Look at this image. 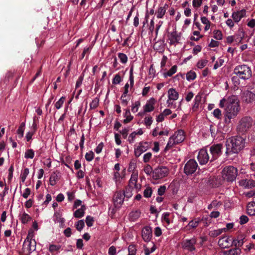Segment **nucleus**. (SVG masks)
<instances>
[{"label":"nucleus","instance_id":"obj_60","mask_svg":"<svg viewBox=\"0 0 255 255\" xmlns=\"http://www.w3.org/2000/svg\"><path fill=\"white\" fill-rule=\"evenodd\" d=\"M144 125L146 127H149L152 123L153 120L151 117H146L144 120Z\"/></svg>","mask_w":255,"mask_h":255},{"label":"nucleus","instance_id":"obj_48","mask_svg":"<svg viewBox=\"0 0 255 255\" xmlns=\"http://www.w3.org/2000/svg\"><path fill=\"white\" fill-rule=\"evenodd\" d=\"M152 193V190L150 187H147L143 191V195L145 198H149Z\"/></svg>","mask_w":255,"mask_h":255},{"label":"nucleus","instance_id":"obj_56","mask_svg":"<svg viewBox=\"0 0 255 255\" xmlns=\"http://www.w3.org/2000/svg\"><path fill=\"white\" fill-rule=\"evenodd\" d=\"M128 254L131 255H135L136 253V249L134 245H130L128 248Z\"/></svg>","mask_w":255,"mask_h":255},{"label":"nucleus","instance_id":"obj_62","mask_svg":"<svg viewBox=\"0 0 255 255\" xmlns=\"http://www.w3.org/2000/svg\"><path fill=\"white\" fill-rule=\"evenodd\" d=\"M30 189L28 188H26L24 190L23 192L21 194V195L24 198L27 199L30 194Z\"/></svg>","mask_w":255,"mask_h":255},{"label":"nucleus","instance_id":"obj_58","mask_svg":"<svg viewBox=\"0 0 255 255\" xmlns=\"http://www.w3.org/2000/svg\"><path fill=\"white\" fill-rule=\"evenodd\" d=\"M241 252V250L238 248L232 249L229 250V255H240Z\"/></svg>","mask_w":255,"mask_h":255},{"label":"nucleus","instance_id":"obj_3","mask_svg":"<svg viewBox=\"0 0 255 255\" xmlns=\"http://www.w3.org/2000/svg\"><path fill=\"white\" fill-rule=\"evenodd\" d=\"M233 73L236 76H233L232 78L233 82H237V78L247 80L252 77V72L251 68L247 65H239L235 67Z\"/></svg>","mask_w":255,"mask_h":255},{"label":"nucleus","instance_id":"obj_40","mask_svg":"<svg viewBox=\"0 0 255 255\" xmlns=\"http://www.w3.org/2000/svg\"><path fill=\"white\" fill-rule=\"evenodd\" d=\"M202 37L203 35L200 34V31H194L193 32V35L191 37V39L197 41Z\"/></svg>","mask_w":255,"mask_h":255},{"label":"nucleus","instance_id":"obj_21","mask_svg":"<svg viewBox=\"0 0 255 255\" xmlns=\"http://www.w3.org/2000/svg\"><path fill=\"white\" fill-rule=\"evenodd\" d=\"M196 241L194 238L191 239L190 240H186L184 241L183 243V248L190 252H192L195 250L194 245L196 244Z\"/></svg>","mask_w":255,"mask_h":255},{"label":"nucleus","instance_id":"obj_59","mask_svg":"<svg viewBox=\"0 0 255 255\" xmlns=\"http://www.w3.org/2000/svg\"><path fill=\"white\" fill-rule=\"evenodd\" d=\"M224 63V60L222 58H219L218 59V60L216 62L214 66V69L216 70L218 69V68L220 67L221 66L223 65V64Z\"/></svg>","mask_w":255,"mask_h":255},{"label":"nucleus","instance_id":"obj_5","mask_svg":"<svg viewBox=\"0 0 255 255\" xmlns=\"http://www.w3.org/2000/svg\"><path fill=\"white\" fill-rule=\"evenodd\" d=\"M237 175V169L232 166L225 167L222 171L223 178L229 182H233L234 181Z\"/></svg>","mask_w":255,"mask_h":255},{"label":"nucleus","instance_id":"obj_9","mask_svg":"<svg viewBox=\"0 0 255 255\" xmlns=\"http://www.w3.org/2000/svg\"><path fill=\"white\" fill-rule=\"evenodd\" d=\"M169 173L168 169L165 166L156 168L153 171L152 177L157 180L166 177Z\"/></svg>","mask_w":255,"mask_h":255},{"label":"nucleus","instance_id":"obj_64","mask_svg":"<svg viewBox=\"0 0 255 255\" xmlns=\"http://www.w3.org/2000/svg\"><path fill=\"white\" fill-rule=\"evenodd\" d=\"M60 248V246H57L55 245H50L49 247V251L51 253H52L59 250Z\"/></svg>","mask_w":255,"mask_h":255},{"label":"nucleus","instance_id":"obj_36","mask_svg":"<svg viewBox=\"0 0 255 255\" xmlns=\"http://www.w3.org/2000/svg\"><path fill=\"white\" fill-rule=\"evenodd\" d=\"M225 229H219L211 231L209 233V235L212 237H216L224 232Z\"/></svg>","mask_w":255,"mask_h":255},{"label":"nucleus","instance_id":"obj_57","mask_svg":"<svg viewBox=\"0 0 255 255\" xmlns=\"http://www.w3.org/2000/svg\"><path fill=\"white\" fill-rule=\"evenodd\" d=\"M152 157V153L150 152H148L145 153L143 156V160L145 163L148 162Z\"/></svg>","mask_w":255,"mask_h":255},{"label":"nucleus","instance_id":"obj_46","mask_svg":"<svg viewBox=\"0 0 255 255\" xmlns=\"http://www.w3.org/2000/svg\"><path fill=\"white\" fill-rule=\"evenodd\" d=\"M196 77V74L195 72L193 71H190L186 74V79L190 81L194 80Z\"/></svg>","mask_w":255,"mask_h":255},{"label":"nucleus","instance_id":"obj_32","mask_svg":"<svg viewBox=\"0 0 255 255\" xmlns=\"http://www.w3.org/2000/svg\"><path fill=\"white\" fill-rule=\"evenodd\" d=\"M140 105V102L138 100L132 103L131 106V111L132 113H135L137 112Z\"/></svg>","mask_w":255,"mask_h":255},{"label":"nucleus","instance_id":"obj_30","mask_svg":"<svg viewBox=\"0 0 255 255\" xmlns=\"http://www.w3.org/2000/svg\"><path fill=\"white\" fill-rule=\"evenodd\" d=\"M170 213H164L162 215V221L166 226L169 225L171 221L169 218Z\"/></svg>","mask_w":255,"mask_h":255},{"label":"nucleus","instance_id":"obj_49","mask_svg":"<svg viewBox=\"0 0 255 255\" xmlns=\"http://www.w3.org/2000/svg\"><path fill=\"white\" fill-rule=\"evenodd\" d=\"M208 63V60L205 59L200 60L197 64V66L199 69H202L205 67Z\"/></svg>","mask_w":255,"mask_h":255},{"label":"nucleus","instance_id":"obj_41","mask_svg":"<svg viewBox=\"0 0 255 255\" xmlns=\"http://www.w3.org/2000/svg\"><path fill=\"white\" fill-rule=\"evenodd\" d=\"M118 57L122 63L125 64L127 63L128 58L125 54L123 53H119Z\"/></svg>","mask_w":255,"mask_h":255},{"label":"nucleus","instance_id":"obj_24","mask_svg":"<svg viewBox=\"0 0 255 255\" xmlns=\"http://www.w3.org/2000/svg\"><path fill=\"white\" fill-rule=\"evenodd\" d=\"M124 111L125 113L123 116L125 119L123 120V123L125 124H127L130 122L133 119V117L131 115L129 109H125Z\"/></svg>","mask_w":255,"mask_h":255},{"label":"nucleus","instance_id":"obj_53","mask_svg":"<svg viewBox=\"0 0 255 255\" xmlns=\"http://www.w3.org/2000/svg\"><path fill=\"white\" fill-rule=\"evenodd\" d=\"M129 85L131 88L133 87L134 85V77L133 75V69L130 68L129 71Z\"/></svg>","mask_w":255,"mask_h":255},{"label":"nucleus","instance_id":"obj_51","mask_svg":"<svg viewBox=\"0 0 255 255\" xmlns=\"http://www.w3.org/2000/svg\"><path fill=\"white\" fill-rule=\"evenodd\" d=\"M226 25L230 28H233L236 22L232 18H228L225 22Z\"/></svg>","mask_w":255,"mask_h":255},{"label":"nucleus","instance_id":"obj_26","mask_svg":"<svg viewBox=\"0 0 255 255\" xmlns=\"http://www.w3.org/2000/svg\"><path fill=\"white\" fill-rule=\"evenodd\" d=\"M19 219L23 224H26L31 219V217L25 212H21L19 214Z\"/></svg>","mask_w":255,"mask_h":255},{"label":"nucleus","instance_id":"obj_29","mask_svg":"<svg viewBox=\"0 0 255 255\" xmlns=\"http://www.w3.org/2000/svg\"><path fill=\"white\" fill-rule=\"evenodd\" d=\"M85 207L84 206H81L80 209H77L74 213L75 218H80L82 217L85 213Z\"/></svg>","mask_w":255,"mask_h":255},{"label":"nucleus","instance_id":"obj_50","mask_svg":"<svg viewBox=\"0 0 255 255\" xmlns=\"http://www.w3.org/2000/svg\"><path fill=\"white\" fill-rule=\"evenodd\" d=\"M122 178L123 177L119 173V171L115 172L114 179L115 181L116 184L120 183Z\"/></svg>","mask_w":255,"mask_h":255},{"label":"nucleus","instance_id":"obj_11","mask_svg":"<svg viewBox=\"0 0 255 255\" xmlns=\"http://www.w3.org/2000/svg\"><path fill=\"white\" fill-rule=\"evenodd\" d=\"M24 248L26 249L29 253L33 251L36 249V243L34 240L30 238V234L29 233L26 239L23 243Z\"/></svg>","mask_w":255,"mask_h":255},{"label":"nucleus","instance_id":"obj_12","mask_svg":"<svg viewBox=\"0 0 255 255\" xmlns=\"http://www.w3.org/2000/svg\"><path fill=\"white\" fill-rule=\"evenodd\" d=\"M247 16V11L245 9L234 11L232 12L231 17L236 22L239 23L241 20Z\"/></svg>","mask_w":255,"mask_h":255},{"label":"nucleus","instance_id":"obj_14","mask_svg":"<svg viewBox=\"0 0 255 255\" xmlns=\"http://www.w3.org/2000/svg\"><path fill=\"white\" fill-rule=\"evenodd\" d=\"M197 158L200 164H206L209 160V156L207 149H201L199 152Z\"/></svg>","mask_w":255,"mask_h":255},{"label":"nucleus","instance_id":"obj_35","mask_svg":"<svg viewBox=\"0 0 255 255\" xmlns=\"http://www.w3.org/2000/svg\"><path fill=\"white\" fill-rule=\"evenodd\" d=\"M35 155L34 151L32 149H27L24 152V158L26 159H32Z\"/></svg>","mask_w":255,"mask_h":255},{"label":"nucleus","instance_id":"obj_1","mask_svg":"<svg viewBox=\"0 0 255 255\" xmlns=\"http://www.w3.org/2000/svg\"><path fill=\"white\" fill-rule=\"evenodd\" d=\"M219 107L224 108V122L226 124H229L231 120L236 117L241 110L240 102L234 95L221 99Z\"/></svg>","mask_w":255,"mask_h":255},{"label":"nucleus","instance_id":"obj_47","mask_svg":"<svg viewBox=\"0 0 255 255\" xmlns=\"http://www.w3.org/2000/svg\"><path fill=\"white\" fill-rule=\"evenodd\" d=\"M199 223V222L198 221L192 220L189 223L186 228H188L189 230L190 229L195 228L198 226Z\"/></svg>","mask_w":255,"mask_h":255},{"label":"nucleus","instance_id":"obj_45","mask_svg":"<svg viewBox=\"0 0 255 255\" xmlns=\"http://www.w3.org/2000/svg\"><path fill=\"white\" fill-rule=\"evenodd\" d=\"M214 37L217 40H221L223 38V34L221 30H215L213 31Z\"/></svg>","mask_w":255,"mask_h":255},{"label":"nucleus","instance_id":"obj_16","mask_svg":"<svg viewBox=\"0 0 255 255\" xmlns=\"http://www.w3.org/2000/svg\"><path fill=\"white\" fill-rule=\"evenodd\" d=\"M222 148L223 146L221 144H214L210 147V151L214 159L221 155Z\"/></svg>","mask_w":255,"mask_h":255},{"label":"nucleus","instance_id":"obj_52","mask_svg":"<svg viewBox=\"0 0 255 255\" xmlns=\"http://www.w3.org/2000/svg\"><path fill=\"white\" fill-rule=\"evenodd\" d=\"M85 223L83 220H79L76 224V227L78 231H81L84 228Z\"/></svg>","mask_w":255,"mask_h":255},{"label":"nucleus","instance_id":"obj_23","mask_svg":"<svg viewBox=\"0 0 255 255\" xmlns=\"http://www.w3.org/2000/svg\"><path fill=\"white\" fill-rule=\"evenodd\" d=\"M239 185L245 188H252L255 186V181L252 179H242L240 181Z\"/></svg>","mask_w":255,"mask_h":255},{"label":"nucleus","instance_id":"obj_54","mask_svg":"<svg viewBox=\"0 0 255 255\" xmlns=\"http://www.w3.org/2000/svg\"><path fill=\"white\" fill-rule=\"evenodd\" d=\"M94 157V153L92 151H89L87 152L85 154V158L87 161H92Z\"/></svg>","mask_w":255,"mask_h":255},{"label":"nucleus","instance_id":"obj_39","mask_svg":"<svg viewBox=\"0 0 255 255\" xmlns=\"http://www.w3.org/2000/svg\"><path fill=\"white\" fill-rule=\"evenodd\" d=\"M65 100V97H61L58 101H57L54 104L55 108L57 110L60 109L63 106V104Z\"/></svg>","mask_w":255,"mask_h":255},{"label":"nucleus","instance_id":"obj_28","mask_svg":"<svg viewBox=\"0 0 255 255\" xmlns=\"http://www.w3.org/2000/svg\"><path fill=\"white\" fill-rule=\"evenodd\" d=\"M247 213L251 216L255 215V202H252L247 206Z\"/></svg>","mask_w":255,"mask_h":255},{"label":"nucleus","instance_id":"obj_44","mask_svg":"<svg viewBox=\"0 0 255 255\" xmlns=\"http://www.w3.org/2000/svg\"><path fill=\"white\" fill-rule=\"evenodd\" d=\"M29 173V171L28 168H25L23 170L20 175V180L22 182L24 183L25 182V179L27 175H28Z\"/></svg>","mask_w":255,"mask_h":255},{"label":"nucleus","instance_id":"obj_7","mask_svg":"<svg viewBox=\"0 0 255 255\" xmlns=\"http://www.w3.org/2000/svg\"><path fill=\"white\" fill-rule=\"evenodd\" d=\"M168 99L166 101L167 106L171 108H175L176 105L174 101H176L179 98V93L174 88H170L167 91Z\"/></svg>","mask_w":255,"mask_h":255},{"label":"nucleus","instance_id":"obj_22","mask_svg":"<svg viewBox=\"0 0 255 255\" xmlns=\"http://www.w3.org/2000/svg\"><path fill=\"white\" fill-rule=\"evenodd\" d=\"M124 200L123 194L120 192L117 193L114 196L113 201L115 207L120 208L123 204Z\"/></svg>","mask_w":255,"mask_h":255},{"label":"nucleus","instance_id":"obj_34","mask_svg":"<svg viewBox=\"0 0 255 255\" xmlns=\"http://www.w3.org/2000/svg\"><path fill=\"white\" fill-rule=\"evenodd\" d=\"M25 123H22L20 124L17 130V134L18 137L22 138L23 136L24 131L25 129Z\"/></svg>","mask_w":255,"mask_h":255},{"label":"nucleus","instance_id":"obj_43","mask_svg":"<svg viewBox=\"0 0 255 255\" xmlns=\"http://www.w3.org/2000/svg\"><path fill=\"white\" fill-rule=\"evenodd\" d=\"M57 180V175L55 173H52L50 175V178H49L50 184L52 186L55 185L56 183Z\"/></svg>","mask_w":255,"mask_h":255},{"label":"nucleus","instance_id":"obj_19","mask_svg":"<svg viewBox=\"0 0 255 255\" xmlns=\"http://www.w3.org/2000/svg\"><path fill=\"white\" fill-rule=\"evenodd\" d=\"M243 101L246 104H253L255 102V94L251 91H246L243 95Z\"/></svg>","mask_w":255,"mask_h":255},{"label":"nucleus","instance_id":"obj_8","mask_svg":"<svg viewBox=\"0 0 255 255\" xmlns=\"http://www.w3.org/2000/svg\"><path fill=\"white\" fill-rule=\"evenodd\" d=\"M150 148V143L147 141H141L135 146L134 148V155L136 157H139L143 152Z\"/></svg>","mask_w":255,"mask_h":255},{"label":"nucleus","instance_id":"obj_20","mask_svg":"<svg viewBox=\"0 0 255 255\" xmlns=\"http://www.w3.org/2000/svg\"><path fill=\"white\" fill-rule=\"evenodd\" d=\"M152 237L151 228L149 226L144 227L142 230V237L144 241L149 242Z\"/></svg>","mask_w":255,"mask_h":255},{"label":"nucleus","instance_id":"obj_10","mask_svg":"<svg viewBox=\"0 0 255 255\" xmlns=\"http://www.w3.org/2000/svg\"><path fill=\"white\" fill-rule=\"evenodd\" d=\"M198 164L195 160H189L185 165V173L187 175H190L194 173L196 170Z\"/></svg>","mask_w":255,"mask_h":255},{"label":"nucleus","instance_id":"obj_6","mask_svg":"<svg viewBox=\"0 0 255 255\" xmlns=\"http://www.w3.org/2000/svg\"><path fill=\"white\" fill-rule=\"evenodd\" d=\"M253 124V121L251 117H245L240 120L237 129L240 132H245L252 127Z\"/></svg>","mask_w":255,"mask_h":255},{"label":"nucleus","instance_id":"obj_33","mask_svg":"<svg viewBox=\"0 0 255 255\" xmlns=\"http://www.w3.org/2000/svg\"><path fill=\"white\" fill-rule=\"evenodd\" d=\"M149 245H151L150 249H149V248L147 246L144 247V254L145 255H149L151 253L155 250V246L153 243H151Z\"/></svg>","mask_w":255,"mask_h":255},{"label":"nucleus","instance_id":"obj_42","mask_svg":"<svg viewBox=\"0 0 255 255\" xmlns=\"http://www.w3.org/2000/svg\"><path fill=\"white\" fill-rule=\"evenodd\" d=\"M99 99L98 98L96 97L93 99L90 104V109L92 110L96 108L99 105Z\"/></svg>","mask_w":255,"mask_h":255},{"label":"nucleus","instance_id":"obj_61","mask_svg":"<svg viewBox=\"0 0 255 255\" xmlns=\"http://www.w3.org/2000/svg\"><path fill=\"white\" fill-rule=\"evenodd\" d=\"M203 0H193V6L195 8L199 7L202 5Z\"/></svg>","mask_w":255,"mask_h":255},{"label":"nucleus","instance_id":"obj_2","mask_svg":"<svg viewBox=\"0 0 255 255\" xmlns=\"http://www.w3.org/2000/svg\"><path fill=\"white\" fill-rule=\"evenodd\" d=\"M245 143L246 139L241 136H236L229 138L226 141V154L238 153L244 148Z\"/></svg>","mask_w":255,"mask_h":255},{"label":"nucleus","instance_id":"obj_37","mask_svg":"<svg viewBox=\"0 0 255 255\" xmlns=\"http://www.w3.org/2000/svg\"><path fill=\"white\" fill-rule=\"evenodd\" d=\"M244 243V239H239L232 240V246L234 245L236 247H242Z\"/></svg>","mask_w":255,"mask_h":255},{"label":"nucleus","instance_id":"obj_63","mask_svg":"<svg viewBox=\"0 0 255 255\" xmlns=\"http://www.w3.org/2000/svg\"><path fill=\"white\" fill-rule=\"evenodd\" d=\"M93 221H94V219H93V217H92L90 216H88L86 217V225H87V226H88V227L92 226Z\"/></svg>","mask_w":255,"mask_h":255},{"label":"nucleus","instance_id":"obj_38","mask_svg":"<svg viewBox=\"0 0 255 255\" xmlns=\"http://www.w3.org/2000/svg\"><path fill=\"white\" fill-rule=\"evenodd\" d=\"M213 116L218 120H220L222 117V112L219 108L215 109L212 112Z\"/></svg>","mask_w":255,"mask_h":255},{"label":"nucleus","instance_id":"obj_31","mask_svg":"<svg viewBox=\"0 0 255 255\" xmlns=\"http://www.w3.org/2000/svg\"><path fill=\"white\" fill-rule=\"evenodd\" d=\"M177 67L176 65H174L167 72L163 73V76L164 78L170 77L175 74L177 71Z\"/></svg>","mask_w":255,"mask_h":255},{"label":"nucleus","instance_id":"obj_18","mask_svg":"<svg viewBox=\"0 0 255 255\" xmlns=\"http://www.w3.org/2000/svg\"><path fill=\"white\" fill-rule=\"evenodd\" d=\"M156 102V100L153 97L148 99L143 106V112L149 113L152 112L154 110Z\"/></svg>","mask_w":255,"mask_h":255},{"label":"nucleus","instance_id":"obj_13","mask_svg":"<svg viewBox=\"0 0 255 255\" xmlns=\"http://www.w3.org/2000/svg\"><path fill=\"white\" fill-rule=\"evenodd\" d=\"M181 33H178L176 31L168 33V40H169V43L173 45L178 43L181 39Z\"/></svg>","mask_w":255,"mask_h":255},{"label":"nucleus","instance_id":"obj_27","mask_svg":"<svg viewBox=\"0 0 255 255\" xmlns=\"http://www.w3.org/2000/svg\"><path fill=\"white\" fill-rule=\"evenodd\" d=\"M201 22L205 25L204 30L205 31L209 30L211 28L212 24L208 18L205 16H202L201 17Z\"/></svg>","mask_w":255,"mask_h":255},{"label":"nucleus","instance_id":"obj_55","mask_svg":"<svg viewBox=\"0 0 255 255\" xmlns=\"http://www.w3.org/2000/svg\"><path fill=\"white\" fill-rule=\"evenodd\" d=\"M140 215V213L138 211H135L134 212H132L130 214V217L131 219L133 220H136L138 219Z\"/></svg>","mask_w":255,"mask_h":255},{"label":"nucleus","instance_id":"obj_4","mask_svg":"<svg viewBox=\"0 0 255 255\" xmlns=\"http://www.w3.org/2000/svg\"><path fill=\"white\" fill-rule=\"evenodd\" d=\"M185 138V134L184 131L182 129L178 130L169 138L165 148V150L167 151L172 148L174 145L183 142Z\"/></svg>","mask_w":255,"mask_h":255},{"label":"nucleus","instance_id":"obj_17","mask_svg":"<svg viewBox=\"0 0 255 255\" xmlns=\"http://www.w3.org/2000/svg\"><path fill=\"white\" fill-rule=\"evenodd\" d=\"M138 178V174L136 172H133L130 177L129 181V186L130 188H134L136 191H138L141 189V185L137 184L136 182Z\"/></svg>","mask_w":255,"mask_h":255},{"label":"nucleus","instance_id":"obj_15","mask_svg":"<svg viewBox=\"0 0 255 255\" xmlns=\"http://www.w3.org/2000/svg\"><path fill=\"white\" fill-rule=\"evenodd\" d=\"M232 240L231 236H224L219 240L218 245L223 249L229 248L232 246Z\"/></svg>","mask_w":255,"mask_h":255},{"label":"nucleus","instance_id":"obj_25","mask_svg":"<svg viewBox=\"0 0 255 255\" xmlns=\"http://www.w3.org/2000/svg\"><path fill=\"white\" fill-rule=\"evenodd\" d=\"M167 7L168 5L167 4H165L163 6L158 7L156 12V16L158 18H162L163 17Z\"/></svg>","mask_w":255,"mask_h":255}]
</instances>
